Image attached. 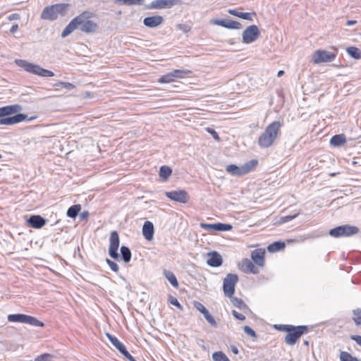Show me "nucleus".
<instances>
[{"mask_svg":"<svg viewBox=\"0 0 361 361\" xmlns=\"http://www.w3.org/2000/svg\"><path fill=\"white\" fill-rule=\"evenodd\" d=\"M91 17L92 13L88 11L82 12L77 16L66 26L61 33V37L63 38L66 37L76 29H79L81 32L85 33L96 32L99 26L94 21L90 20Z\"/></svg>","mask_w":361,"mask_h":361,"instance_id":"obj_1","label":"nucleus"},{"mask_svg":"<svg viewBox=\"0 0 361 361\" xmlns=\"http://www.w3.org/2000/svg\"><path fill=\"white\" fill-rule=\"evenodd\" d=\"M282 124L279 121H275L269 124L258 139V145L261 148H268L274 142L280 133Z\"/></svg>","mask_w":361,"mask_h":361,"instance_id":"obj_2","label":"nucleus"},{"mask_svg":"<svg viewBox=\"0 0 361 361\" xmlns=\"http://www.w3.org/2000/svg\"><path fill=\"white\" fill-rule=\"evenodd\" d=\"M15 63L19 67L23 68L25 71L44 78L54 76V73L51 71L45 69L39 65L30 63L24 59H16Z\"/></svg>","mask_w":361,"mask_h":361,"instance_id":"obj_3","label":"nucleus"},{"mask_svg":"<svg viewBox=\"0 0 361 361\" xmlns=\"http://www.w3.org/2000/svg\"><path fill=\"white\" fill-rule=\"evenodd\" d=\"M68 4H56L51 6H46L40 16L41 19L54 21L56 20L59 16H63L66 13Z\"/></svg>","mask_w":361,"mask_h":361,"instance_id":"obj_4","label":"nucleus"},{"mask_svg":"<svg viewBox=\"0 0 361 361\" xmlns=\"http://www.w3.org/2000/svg\"><path fill=\"white\" fill-rule=\"evenodd\" d=\"M359 231V228L355 226L344 224L330 229L329 234L333 238H339L343 237H350L357 234Z\"/></svg>","mask_w":361,"mask_h":361,"instance_id":"obj_5","label":"nucleus"},{"mask_svg":"<svg viewBox=\"0 0 361 361\" xmlns=\"http://www.w3.org/2000/svg\"><path fill=\"white\" fill-rule=\"evenodd\" d=\"M7 319L9 322L27 324L33 326L43 327L44 326V324L37 318L25 314H8Z\"/></svg>","mask_w":361,"mask_h":361,"instance_id":"obj_6","label":"nucleus"},{"mask_svg":"<svg viewBox=\"0 0 361 361\" xmlns=\"http://www.w3.org/2000/svg\"><path fill=\"white\" fill-rule=\"evenodd\" d=\"M308 332V326L305 325L293 326L292 329L285 336V342L289 345H295L298 340Z\"/></svg>","mask_w":361,"mask_h":361,"instance_id":"obj_7","label":"nucleus"},{"mask_svg":"<svg viewBox=\"0 0 361 361\" xmlns=\"http://www.w3.org/2000/svg\"><path fill=\"white\" fill-rule=\"evenodd\" d=\"M238 276L235 274H228L223 281V290L224 295L231 298L235 293V285L238 281Z\"/></svg>","mask_w":361,"mask_h":361,"instance_id":"obj_8","label":"nucleus"},{"mask_svg":"<svg viewBox=\"0 0 361 361\" xmlns=\"http://www.w3.org/2000/svg\"><path fill=\"white\" fill-rule=\"evenodd\" d=\"M260 34V30L257 25H249L242 33V42L245 44H252L259 37Z\"/></svg>","mask_w":361,"mask_h":361,"instance_id":"obj_9","label":"nucleus"},{"mask_svg":"<svg viewBox=\"0 0 361 361\" xmlns=\"http://www.w3.org/2000/svg\"><path fill=\"white\" fill-rule=\"evenodd\" d=\"M336 54L324 49L316 50L312 54V62L315 64L332 62L335 60Z\"/></svg>","mask_w":361,"mask_h":361,"instance_id":"obj_10","label":"nucleus"},{"mask_svg":"<svg viewBox=\"0 0 361 361\" xmlns=\"http://www.w3.org/2000/svg\"><path fill=\"white\" fill-rule=\"evenodd\" d=\"M106 336L111 342V343L129 361H135L134 357L127 350L125 345L121 342L116 336L109 333H106Z\"/></svg>","mask_w":361,"mask_h":361,"instance_id":"obj_11","label":"nucleus"},{"mask_svg":"<svg viewBox=\"0 0 361 361\" xmlns=\"http://www.w3.org/2000/svg\"><path fill=\"white\" fill-rule=\"evenodd\" d=\"M109 255L112 259H117L119 257L118 249L119 247L120 239L118 233L116 231H114L111 233L109 238Z\"/></svg>","mask_w":361,"mask_h":361,"instance_id":"obj_12","label":"nucleus"},{"mask_svg":"<svg viewBox=\"0 0 361 361\" xmlns=\"http://www.w3.org/2000/svg\"><path fill=\"white\" fill-rule=\"evenodd\" d=\"M165 195L171 200L183 204L187 203L190 199L188 192L184 190L166 192Z\"/></svg>","mask_w":361,"mask_h":361,"instance_id":"obj_13","label":"nucleus"},{"mask_svg":"<svg viewBox=\"0 0 361 361\" xmlns=\"http://www.w3.org/2000/svg\"><path fill=\"white\" fill-rule=\"evenodd\" d=\"M179 4L178 0H154L146 6L147 9L171 8Z\"/></svg>","mask_w":361,"mask_h":361,"instance_id":"obj_14","label":"nucleus"},{"mask_svg":"<svg viewBox=\"0 0 361 361\" xmlns=\"http://www.w3.org/2000/svg\"><path fill=\"white\" fill-rule=\"evenodd\" d=\"M212 23L225 28L232 30H240L242 28V24L229 18L215 19L212 20Z\"/></svg>","mask_w":361,"mask_h":361,"instance_id":"obj_15","label":"nucleus"},{"mask_svg":"<svg viewBox=\"0 0 361 361\" xmlns=\"http://www.w3.org/2000/svg\"><path fill=\"white\" fill-rule=\"evenodd\" d=\"M27 119V115L23 113H18L13 116H7L6 118L0 119V125L11 126L14 125Z\"/></svg>","mask_w":361,"mask_h":361,"instance_id":"obj_16","label":"nucleus"},{"mask_svg":"<svg viewBox=\"0 0 361 361\" xmlns=\"http://www.w3.org/2000/svg\"><path fill=\"white\" fill-rule=\"evenodd\" d=\"M47 220L39 214L30 215L27 219V224L33 228L39 229L42 228L46 224Z\"/></svg>","mask_w":361,"mask_h":361,"instance_id":"obj_17","label":"nucleus"},{"mask_svg":"<svg viewBox=\"0 0 361 361\" xmlns=\"http://www.w3.org/2000/svg\"><path fill=\"white\" fill-rule=\"evenodd\" d=\"M265 250L262 248L255 249L251 252V258L252 262L259 267H264Z\"/></svg>","mask_w":361,"mask_h":361,"instance_id":"obj_18","label":"nucleus"},{"mask_svg":"<svg viewBox=\"0 0 361 361\" xmlns=\"http://www.w3.org/2000/svg\"><path fill=\"white\" fill-rule=\"evenodd\" d=\"M209 258L207 264L212 267H219L223 263L221 255L216 251H212L208 253Z\"/></svg>","mask_w":361,"mask_h":361,"instance_id":"obj_19","label":"nucleus"},{"mask_svg":"<svg viewBox=\"0 0 361 361\" xmlns=\"http://www.w3.org/2000/svg\"><path fill=\"white\" fill-rule=\"evenodd\" d=\"M239 266L245 274H257L259 272V269L247 258L243 259Z\"/></svg>","mask_w":361,"mask_h":361,"instance_id":"obj_20","label":"nucleus"},{"mask_svg":"<svg viewBox=\"0 0 361 361\" xmlns=\"http://www.w3.org/2000/svg\"><path fill=\"white\" fill-rule=\"evenodd\" d=\"M164 21V18L161 16H148L144 18L143 24L145 26L149 28H154L160 25Z\"/></svg>","mask_w":361,"mask_h":361,"instance_id":"obj_21","label":"nucleus"},{"mask_svg":"<svg viewBox=\"0 0 361 361\" xmlns=\"http://www.w3.org/2000/svg\"><path fill=\"white\" fill-rule=\"evenodd\" d=\"M142 232L146 240H152L154 233V227L152 222L146 221L143 224Z\"/></svg>","mask_w":361,"mask_h":361,"instance_id":"obj_22","label":"nucleus"},{"mask_svg":"<svg viewBox=\"0 0 361 361\" xmlns=\"http://www.w3.org/2000/svg\"><path fill=\"white\" fill-rule=\"evenodd\" d=\"M121 255L117 259H114L116 261L120 262L123 260L125 263H128L131 260L132 253L130 248L126 245H122L120 248Z\"/></svg>","mask_w":361,"mask_h":361,"instance_id":"obj_23","label":"nucleus"},{"mask_svg":"<svg viewBox=\"0 0 361 361\" xmlns=\"http://www.w3.org/2000/svg\"><path fill=\"white\" fill-rule=\"evenodd\" d=\"M228 13L231 15H233L235 17L240 18L243 20L252 21V16H256V13H248V12H239L235 9H228Z\"/></svg>","mask_w":361,"mask_h":361,"instance_id":"obj_24","label":"nucleus"},{"mask_svg":"<svg viewBox=\"0 0 361 361\" xmlns=\"http://www.w3.org/2000/svg\"><path fill=\"white\" fill-rule=\"evenodd\" d=\"M346 142V137L344 134L334 135L330 140V145L334 147H340Z\"/></svg>","mask_w":361,"mask_h":361,"instance_id":"obj_25","label":"nucleus"},{"mask_svg":"<svg viewBox=\"0 0 361 361\" xmlns=\"http://www.w3.org/2000/svg\"><path fill=\"white\" fill-rule=\"evenodd\" d=\"M226 171L232 176H241L244 175L242 166L229 164L226 166Z\"/></svg>","mask_w":361,"mask_h":361,"instance_id":"obj_26","label":"nucleus"},{"mask_svg":"<svg viewBox=\"0 0 361 361\" xmlns=\"http://www.w3.org/2000/svg\"><path fill=\"white\" fill-rule=\"evenodd\" d=\"M285 247L286 244L284 242L275 241L267 246V250L271 253H274L283 250Z\"/></svg>","mask_w":361,"mask_h":361,"instance_id":"obj_27","label":"nucleus"},{"mask_svg":"<svg viewBox=\"0 0 361 361\" xmlns=\"http://www.w3.org/2000/svg\"><path fill=\"white\" fill-rule=\"evenodd\" d=\"M230 298L232 304L235 307L239 308L241 310H243L244 312H246L250 310L249 307L247 305V304H245V302L242 299L233 297V295L231 296V298Z\"/></svg>","mask_w":361,"mask_h":361,"instance_id":"obj_28","label":"nucleus"},{"mask_svg":"<svg viewBox=\"0 0 361 361\" xmlns=\"http://www.w3.org/2000/svg\"><path fill=\"white\" fill-rule=\"evenodd\" d=\"M81 210V205L79 204L71 206L66 212L67 216L71 219H75Z\"/></svg>","mask_w":361,"mask_h":361,"instance_id":"obj_29","label":"nucleus"},{"mask_svg":"<svg viewBox=\"0 0 361 361\" xmlns=\"http://www.w3.org/2000/svg\"><path fill=\"white\" fill-rule=\"evenodd\" d=\"M164 275L166 277V279L169 281V282L174 288H177L178 287V282L177 278L172 271H171L169 270H164Z\"/></svg>","mask_w":361,"mask_h":361,"instance_id":"obj_30","label":"nucleus"},{"mask_svg":"<svg viewBox=\"0 0 361 361\" xmlns=\"http://www.w3.org/2000/svg\"><path fill=\"white\" fill-rule=\"evenodd\" d=\"M172 173V169L169 166L164 165L159 169V175L163 180H167Z\"/></svg>","mask_w":361,"mask_h":361,"instance_id":"obj_31","label":"nucleus"},{"mask_svg":"<svg viewBox=\"0 0 361 361\" xmlns=\"http://www.w3.org/2000/svg\"><path fill=\"white\" fill-rule=\"evenodd\" d=\"M175 80L184 78L186 75H190L192 71L188 69H176L171 71Z\"/></svg>","mask_w":361,"mask_h":361,"instance_id":"obj_32","label":"nucleus"},{"mask_svg":"<svg viewBox=\"0 0 361 361\" xmlns=\"http://www.w3.org/2000/svg\"><path fill=\"white\" fill-rule=\"evenodd\" d=\"M3 109H4L7 116H11L14 114H16V113L18 114V112L22 109V106L19 104H13L3 106Z\"/></svg>","mask_w":361,"mask_h":361,"instance_id":"obj_33","label":"nucleus"},{"mask_svg":"<svg viewBox=\"0 0 361 361\" xmlns=\"http://www.w3.org/2000/svg\"><path fill=\"white\" fill-rule=\"evenodd\" d=\"M257 164L258 161L257 159H252L242 165L244 175L250 172Z\"/></svg>","mask_w":361,"mask_h":361,"instance_id":"obj_34","label":"nucleus"},{"mask_svg":"<svg viewBox=\"0 0 361 361\" xmlns=\"http://www.w3.org/2000/svg\"><path fill=\"white\" fill-rule=\"evenodd\" d=\"M346 52L349 56L355 59H361V51L355 47H349L346 49Z\"/></svg>","mask_w":361,"mask_h":361,"instance_id":"obj_35","label":"nucleus"},{"mask_svg":"<svg viewBox=\"0 0 361 361\" xmlns=\"http://www.w3.org/2000/svg\"><path fill=\"white\" fill-rule=\"evenodd\" d=\"M145 0H114L116 4H123L128 6L143 5Z\"/></svg>","mask_w":361,"mask_h":361,"instance_id":"obj_36","label":"nucleus"},{"mask_svg":"<svg viewBox=\"0 0 361 361\" xmlns=\"http://www.w3.org/2000/svg\"><path fill=\"white\" fill-rule=\"evenodd\" d=\"M214 361H230L228 357L221 351L214 352L212 354Z\"/></svg>","mask_w":361,"mask_h":361,"instance_id":"obj_37","label":"nucleus"},{"mask_svg":"<svg viewBox=\"0 0 361 361\" xmlns=\"http://www.w3.org/2000/svg\"><path fill=\"white\" fill-rule=\"evenodd\" d=\"M174 77H173L172 73H168L158 79L159 83H169L175 81Z\"/></svg>","mask_w":361,"mask_h":361,"instance_id":"obj_38","label":"nucleus"},{"mask_svg":"<svg viewBox=\"0 0 361 361\" xmlns=\"http://www.w3.org/2000/svg\"><path fill=\"white\" fill-rule=\"evenodd\" d=\"M233 228L230 224L216 223V231H229Z\"/></svg>","mask_w":361,"mask_h":361,"instance_id":"obj_39","label":"nucleus"},{"mask_svg":"<svg viewBox=\"0 0 361 361\" xmlns=\"http://www.w3.org/2000/svg\"><path fill=\"white\" fill-rule=\"evenodd\" d=\"M53 359H57V357L54 355H52V354L43 353V354H41L40 355L37 356L35 358L34 361H50L51 360H53Z\"/></svg>","mask_w":361,"mask_h":361,"instance_id":"obj_40","label":"nucleus"},{"mask_svg":"<svg viewBox=\"0 0 361 361\" xmlns=\"http://www.w3.org/2000/svg\"><path fill=\"white\" fill-rule=\"evenodd\" d=\"M56 89L65 88L71 90L75 87V85L68 82H58L54 85Z\"/></svg>","mask_w":361,"mask_h":361,"instance_id":"obj_41","label":"nucleus"},{"mask_svg":"<svg viewBox=\"0 0 361 361\" xmlns=\"http://www.w3.org/2000/svg\"><path fill=\"white\" fill-rule=\"evenodd\" d=\"M340 361H359L355 357H353L348 352L342 351L340 353Z\"/></svg>","mask_w":361,"mask_h":361,"instance_id":"obj_42","label":"nucleus"},{"mask_svg":"<svg viewBox=\"0 0 361 361\" xmlns=\"http://www.w3.org/2000/svg\"><path fill=\"white\" fill-rule=\"evenodd\" d=\"M353 314L354 317H353V320L354 321L356 326L361 325V313L360 312V308L355 309L353 310Z\"/></svg>","mask_w":361,"mask_h":361,"instance_id":"obj_43","label":"nucleus"},{"mask_svg":"<svg viewBox=\"0 0 361 361\" xmlns=\"http://www.w3.org/2000/svg\"><path fill=\"white\" fill-rule=\"evenodd\" d=\"M168 300L170 302V304H171L172 305L176 307L177 308H178L181 311L183 310V306L178 302V300H177L176 298H175V297H173L172 295H169Z\"/></svg>","mask_w":361,"mask_h":361,"instance_id":"obj_44","label":"nucleus"},{"mask_svg":"<svg viewBox=\"0 0 361 361\" xmlns=\"http://www.w3.org/2000/svg\"><path fill=\"white\" fill-rule=\"evenodd\" d=\"M293 325L290 324H276L275 328L279 331H286L287 334L292 329Z\"/></svg>","mask_w":361,"mask_h":361,"instance_id":"obj_45","label":"nucleus"},{"mask_svg":"<svg viewBox=\"0 0 361 361\" xmlns=\"http://www.w3.org/2000/svg\"><path fill=\"white\" fill-rule=\"evenodd\" d=\"M244 332L252 338H257L256 332L249 326H245Z\"/></svg>","mask_w":361,"mask_h":361,"instance_id":"obj_46","label":"nucleus"},{"mask_svg":"<svg viewBox=\"0 0 361 361\" xmlns=\"http://www.w3.org/2000/svg\"><path fill=\"white\" fill-rule=\"evenodd\" d=\"M207 132L209 133L216 141L219 142L221 140V138H220L218 133L214 129L211 128H207Z\"/></svg>","mask_w":361,"mask_h":361,"instance_id":"obj_47","label":"nucleus"},{"mask_svg":"<svg viewBox=\"0 0 361 361\" xmlns=\"http://www.w3.org/2000/svg\"><path fill=\"white\" fill-rule=\"evenodd\" d=\"M200 227L202 228H204L208 231H216V223L215 224L202 223L200 224Z\"/></svg>","mask_w":361,"mask_h":361,"instance_id":"obj_48","label":"nucleus"},{"mask_svg":"<svg viewBox=\"0 0 361 361\" xmlns=\"http://www.w3.org/2000/svg\"><path fill=\"white\" fill-rule=\"evenodd\" d=\"M205 319L207 321V322L209 323L212 326L217 327V322H216L215 319L211 314L205 317Z\"/></svg>","mask_w":361,"mask_h":361,"instance_id":"obj_49","label":"nucleus"},{"mask_svg":"<svg viewBox=\"0 0 361 361\" xmlns=\"http://www.w3.org/2000/svg\"><path fill=\"white\" fill-rule=\"evenodd\" d=\"M232 314L238 320L244 321L245 319V317L243 314L237 312L236 310H232Z\"/></svg>","mask_w":361,"mask_h":361,"instance_id":"obj_50","label":"nucleus"},{"mask_svg":"<svg viewBox=\"0 0 361 361\" xmlns=\"http://www.w3.org/2000/svg\"><path fill=\"white\" fill-rule=\"evenodd\" d=\"M194 307L200 312L205 310V307L203 304H202L200 302L198 301H194L193 302Z\"/></svg>","mask_w":361,"mask_h":361,"instance_id":"obj_51","label":"nucleus"},{"mask_svg":"<svg viewBox=\"0 0 361 361\" xmlns=\"http://www.w3.org/2000/svg\"><path fill=\"white\" fill-rule=\"evenodd\" d=\"M298 214H295L294 215H287V216L281 217V220L283 222L286 223V222H288V221L294 219L295 218H296L298 216Z\"/></svg>","mask_w":361,"mask_h":361,"instance_id":"obj_52","label":"nucleus"},{"mask_svg":"<svg viewBox=\"0 0 361 361\" xmlns=\"http://www.w3.org/2000/svg\"><path fill=\"white\" fill-rule=\"evenodd\" d=\"M89 212L87 211H83L79 215V218L80 221H87L89 217Z\"/></svg>","mask_w":361,"mask_h":361,"instance_id":"obj_53","label":"nucleus"},{"mask_svg":"<svg viewBox=\"0 0 361 361\" xmlns=\"http://www.w3.org/2000/svg\"><path fill=\"white\" fill-rule=\"evenodd\" d=\"M351 339L356 342L357 344L361 346V336L360 335H353L351 336Z\"/></svg>","mask_w":361,"mask_h":361,"instance_id":"obj_54","label":"nucleus"},{"mask_svg":"<svg viewBox=\"0 0 361 361\" xmlns=\"http://www.w3.org/2000/svg\"><path fill=\"white\" fill-rule=\"evenodd\" d=\"M109 267L114 272H118V270H119L118 265L115 262H114V261L111 262V264Z\"/></svg>","mask_w":361,"mask_h":361,"instance_id":"obj_55","label":"nucleus"},{"mask_svg":"<svg viewBox=\"0 0 361 361\" xmlns=\"http://www.w3.org/2000/svg\"><path fill=\"white\" fill-rule=\"evenodd\" d=\"M7 18L8 20H18V19H20V15L16 13H12L11 15H9Z\"/></svg>","mask_w":361,"mask_h":361,"instance_id":"obj_56","label":"nucleus"},{"mask_svg":"<svg viewBox=\"0 0 361 361\" xmlns=\"http://www.w3.org/2000/svg\"><path fill=\"white\" fill-rule=\"evenodd\" d=\"M18 28H19V27H18V24L13 25L10 29V33L14 34L15 32H16L18 30Z\"/></svg>","mask_w":361,"mask_h":361,"instance_id":"obj_57","label":"nucleus"},{"mask_svg":"<svg viewBox=\"0 0 361 361\" xmlns=\"http://www.w3.org/2000/svg\"><path fill=\"white\" fill-rule=\"evenodd\" d=\"M7 116L4 109H3V107H1L0 108V119L2 118H6Z\"/></svg>","mask_w":361,"mask_h":361,"instance_id":"obj_58","label":"nucleus"},{"mask_svg":"<svg viewBox=\"0 0 361 361\" xmlns=\"http://www.w3.org/2000/svg\"><path fill=\"white\" fill-rule=\"evenodd\" d=\"M357 23V21L355 20H348L345 25H348V26H350V25H355Z\"/></svg>","mask_w":361,"mask_h":361,"instance_id":"obj_59","label":"nucleus"},{"mask_svg":"<svg viewBox=\"0 0 361 361\" xmlns=\"http://www.w3.org/2000/svg\"><path fill=\"white\" fill-rule=\"evenodd\" d=\"M231 351L234 353V354H238V349L236 346L235 345H231Z\"/></svg>","mask_w":361,"mask_h":361,"instance_id":"obj_60","label":"nucleus"},{"mask_svg":"<svg viewBox=\"0 0 361 361\" xmlns=\"http://www.w3.org/2000/svg\"><path fill=\"white\" fill-rule=\"evenodd\" d=\"M201 313L204 315V317H207L208 314H210V313H209V310H208L207 308H205V310H204L203 311H202V312H201Z\"/></svg>","mask_w":361,"mask_h":361,"instance_id":"obj_61","label":"nucleus"},{"mask_svg":"<svg viewBox=\"0 0 361 361\" xmlns=\"http://www.w3.org/2000/svg\"><path fill=\"white\" fill-rule=\"evenodd\" d=\"M201 313L204 315V317H207L208 314H210V313H209V310H208L207 308H205V310H204L203 311H202V312H201Z\"/></svg>","mask_w":361,"mask_h":361,"instance_id":"obj_62","label":"nucleus"},{"mask_svg":"<svg viewBox=\"0 0 361 361\" xmlns=\"http://www.w3.org/2000/svg\"><path fill=\"white\" fill-rule=\"evenodd\" d=\"M201 313L204 315V317H207L208 314H210V313H209V310H208L207 308H205V310H204L203 311H202V312H201Z\"/></svg>","mask_w":361,"mask_h":361,"instance_id":"obj_63","label":"nucleus"},{"mask_svg":"<svg viewBox=\"0 0 361 361\" xmlns=\"http://www.w3.org/2000/svg\"><path fill=\"white\" fill-rule=\"evenodd\" d=\"M113 262V261H112V260H111V259H109V258H106V264H107L109 266H110V264H111V262Z\"/></svg>","mask_w":361,"mask_h":361,"instance_id":"obj_64","label":"nucleus"}]
</instances>
